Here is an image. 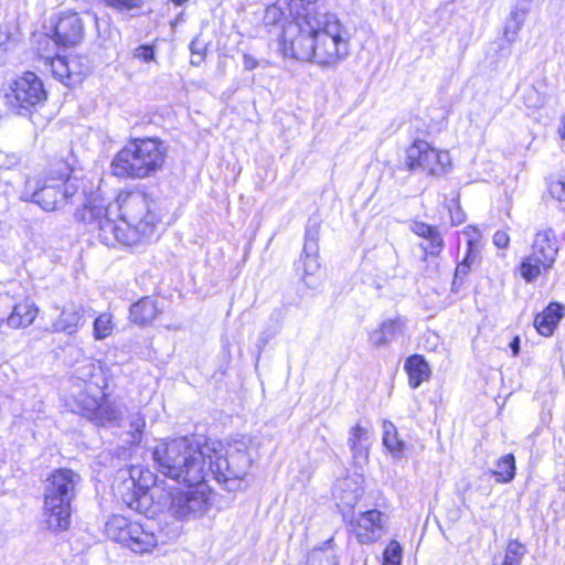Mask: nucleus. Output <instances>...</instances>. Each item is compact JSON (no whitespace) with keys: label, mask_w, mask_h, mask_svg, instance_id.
<instances>
[{"label":"nucleus","mask_w":565,"mask_h":565,"mask_svg":"<svg viewBox=\"0 0 565 565\" xmlns=\"http://www.w3.org/2000/svg\"><path fill=\"white\" fill-rule=\"evenodd\" d=\"M46 100V92L40 77L26 72L14 79L4 94V105L19 116H26Z\"/></svg>","instance_id":"nucleus-10"},{"label":"nucleus","mask_w":565,"mask_h":565,"mask_svg":"<svg viewBox=\"0 0 565 565\" xmlns=\"http://www.w3.org/2000/svg\"><path fill=\"white\" fill-rule=\"evenodd\" d=\"M383 565H401V564H397L396 562H383Z\"/></svg>","instance_id":"nucleus-51"},{"label":"nucleus","mask_w":565,"mask_h":565,"mask_svg":"<svg viewBox=\"0 0 565 565\" xmlns=\"http://www.w3.org/2000/svg\"><path fill=\"white\" fill-rule=\"evenodd\" d=\"M99 371L100 366L95 362H87L76 370V374L79 380L90 382Z\"/></svg>","instance_id":"nucleus-35"},{"label":"nucleus","mask_w":565,"mask_h":565,"mask_svg":"<svg viewBox=\"0 0 565 565\" xmlns=\"http://www.w3.org/2000/svg\"><path fill=\"white\" fill-rule=\"evenodd\" d=\"M405 370L408 374V382L413 388H417L430 376V369L422 355H412L405 362Z\"/></svg>","instance_id":"nucleus-22"},{"label":"nucleus","mask_w":565,"mask_h":565,"mask_svg":"<svg viewBox=\"0 0 565 565\" xmlns=\"http://www.w3.org/2000/svg\"><path fill=\"white\" fill-rule=\"evenodd\" d=\"M465 234L468 236L469 248L462 262H468L471 266L478 257L477 252L472 248V243L473 241H477L479 233L475 227H467Z\"/></svg>","instance_id":"nucleus-37"},{"label":"nucleus","mask_w":565,"mask_h":565,"mask_svg":"<svg viewBox=\"0 0 565 565\" xmlns=\"http://www.w3.org/2000/svg\"><path fill=\"white\" fill-rule=\"evenodd\" d=\"M81 477L71 469H57L47 479L44 490V522L54 532L66 531L71 524V503Z\"/></svg>","instance_id":"nucleus-4"},{"label":"nucleus","mask_w":565,"mask_h":565,"mask_svg":"<svg viewBox=\"0 0 565 565\" xmlns=\"http://www.w3.org/2000/svg\"><path fill=\"white\" fill-rule=\"evenodd\" d=\"M526 13V9H521L518 7H514L510 11L503 30V36L508 42L513 43L516 41L518 35L524 24Z\"/></svg>","instance_id":"nucleus-24"},{"label":"nucleus","mask_w":565,"mask_h":565,"mask_svg":"<svg viewBox=\"0 0 565 565\" xmlns=\"http://www.w3.org/2000/svg\"><path fill=\"white\" fill-rule=\"evenodd\" d=\"M188 490L170 493L169 514L175 520L190 521L205 515L212 507L211 492L204 481L185 482Z\"/></svg>","instance_id":"nucleus-9"},{"label":"nucleus","mask_w":565,"mask_h":565,"mask_svg":"<svg viewBox=\"0 0 565 565\" xmlns=\"http://www.w3.org/2000/svg\"><path fill=\"white\" fill-rule=\"evenodd\" d=\"M565 308L557 303H551L545 310L539 313L534 319V327L537 332L544 337L553 334L561 319L564 317Z\"/></svg>","instance_id":"nucleus-17"},{"label":"nucleus","mask_w":565,"mask_h":565,"mask_svg":"<svg viewBox=\"0 0 565 565\" xmlns=\"http://www.w3.org/2000/svg\"><path fill=\"white\" fill-rule=\"evenodd\" d=\"M115 210L109 200L102 195H96L84 206L82 217L93 232H97L98 239L105 245L113 246L116 243L125 245L135 244L137 237L125 232L111 218Z\"/></svg>","instance_id":"nucleus-6"},{"label":"nucleus","mask_w":565,"mask_h":565,"mask_svg":"<svg viewBox=\"0 0 565 565\" xmlns=\"http://www.w3.org/2000/svg\"><path fill=\"white\" fill-rule=\"evenodd\" d=\"M558 135L559 137L565 140V116L561 119V125L558 127Z\"/></svg>","instance_id":"nucleus-49"},{"label":"nucleus","mask_w":565,"mask_h":565,"mask_svg":"<svg viewBox=\"0 0 565 565\" xmlns=\"http://www.w3.org/2000/svg\"><path fill=\"white\" fill-rule=\"evenodd\" d=\"M258 61L250 54L245 53L243 55V67L246 71H253L258 66Z\"/></svg>","instance_id":"nucleus-46"},{"label":"nucleus","mask_w":565,"mask_h":565,"mask_svg":"<svg viewBox=\"0 0 565 565\" xmlns=\"http://www.w3.org/2000/svg\"><path fill=\"white\" fill-rule=\"evenodd\" d=\"M558 254V239L552 228L539 230L533 238L531 252L524 256L519 273L526 282H533L550 270Z\"/></svg>","instance_id":"nucleus-8"},{"label":"nucleus","mask_w":565,"mask_h":565,"mask_svg":"<svg viewBox=\"0 0 565 565\" xmlns=\"http://www.w3.org/2000/svg\"><path fill=\"white\" fill-rule=\"evenodd\" d=\"M401 558L402 547L399 543L396 541H391L384 551L383 562H396L397 564H401Z\"/></svg>","instance_id":"nucleus-36"},{"label":"nucleus","mask_w":565,"mask_h":565,"mask_svg":"<svg viewBox=\"0 0 565 565\" xmlns=\"http://www.w3.org/2000/svg\"><path fill=\"white\" fill-rule=\"evenodd\" d=\"M498 482H510L515 476V459L514 456L509 454L500 458L497 462V468L492 472Z\"/></svg>","instance_id":"nucleus-27"},{"label":"nucleus","mask_w":565,"mask_h":565,"mask_svg":"<svg viewBox=\"0 0 565 565\" xmlns=\"http://www.w3.org/2000/svg\"><path fill=\"white\" fill-rule=\"evenodd\" d=\"M331 541L332 539L326 541L322 547H317L311 551L308 558L309 565H338L335 555L324 550Z\"/></svg>","instance_id":"nucleus-30"},{"label":"nucleus","mask_w":565,"mask_h":565,"mask_svg":"<svg viewBox=\"0 0 565 565\" xmlns=\"http://www.w3.org/2000/svg\"><path fill=\"white\" fill-rule=\"evenodd\" d=\"M129 427L132 430V441L139 444L141 441V434L146 427L145 416L136 413L130 417Z\"/></svg>","instance_id":"nucleus-34"},{"label":"nucleus","mask_w":565,"mask_h":565,"mask_svg":"<svg viewBox=\"0 0 565 565\" xmlns=\"http://www.w3.org/2000/svg\"><path fill=\"white\" fill-rule=\"evenodd\" d=\"M38 305L29 297H25L18 301L11 313L6 319V323L11 329H25L30 327L39 315Z\"/></svg>","instance_id":"nucleus-16"},{"label":"nucleus","mask_w":565,"mask_h":565,"mask_svg":"<svg viewBox=\"0 0 565 565\" xmlns=\"http://www.w3.org/2000/svg\"><path fill=\"white\" fill-rule=\"evenodd\" d=\"M56 316L51 318L50 331L75 335L86 322L87 307L82 301L70 300L63 306L54 305Z\"/></svg>","instance_id":"nucleus-13"},{"label":"nucleus","mask_w":565,"mask_h":565,"mask_svg":"<svg viewBox=\"0 0 565 565\" xmlns=\"http://www.w3.org/2000/svg\"><path fill=\"white\" fill-rule=\"evenodd\" d=\"M266 25H280L279 50L285 57L335 66L350 52V32L326 0H294L269 6Z\"/></svg>","instance_id":"nucleus-1"},{"label":"nucleus","mask_w":565,"mask_h":565,"mask_svg":"<svg viewBox=\"0 0 565 565\" xmlns=\"http://www.w3.org/2000/svg\"><path fill=\"white\" fill-rule=\"evenodd\" d=\"M364 476L354 472L337 481L333 497L344 507H354L363 494Z\"/></svg>","instance_id":"nucleus-15"},{"label":"nucleus","mask_w":565,"mask_h":565,"mask_svg":"<svg viewBox=\"0 0 565 565\" xmlns=\"http://www.w3.org/2000/svg\"><path fill=\"white\" fill-rule=\"evenodd\" d=\"M134 466L135 465L120 471L121 478H125L126 476H128V478L125 479L124 483H125L126 488L128 490H132V492L135 491L136 484L139 481V473L134 472Z\"/></svg>","instance_id":"nucleus-41"},{"label":"nucleus","mask_w":565,"mask_h":565,"mask_svg":"<svg viewBox=\"0 0 565 565\" xmlns=\"http://www.w3.org/2000/svg\"><path fill=\"white\" fill-rule=\"evenodd\" d=\"M84 22L76 12H63L54 26V42L57 45L72 47L84 39Z\"/></svg>","instance_id":"nucleus-14"},{"label":"nucleus","mask_w":565,"mask_h":565,"mask_svg":"<svg viewBox=\"0 0 565 565\" xmlns=\"http://www.w3.org/2000/svg\"><path fill=\"white\" fill-rule=\"evenodd\" d=\"M190 50L192 53L191 63L193 65H199L204 58V54H205L204 44L202 42H200L198 39H195L191 42Z\"/></svg>","instance_id":"nucleus-39"},{"label":"nucleus","mask_w":565,"mask_h":565,"mask_svg":"<svg viewBox=\"0 0 565 565\" xmlns=\"http://www.w3.org/2000/svg\"><path fill=\"white\" fill-rule=\"evenodd\" d=\"M427 239L429 241L428 245H423L425 252L430 255H438L444 247V241L438 231L433 233Z\"/></svg>","instance_id":"nucleus-38"},{"label":"nucleus","mask_w":565,"mask_h":565,"mask_svg":"<svg viewBox=\"0 0 565 565\" xmlns=\"http://www.w3.org/2000/svg\"><path fill=\"white\" fill-rule=\"evenodd\" d=\"M120 416V411L118 406L104 397H102V402L96 411L93 420H96L99 425H105L107 423H111L117 420Z\"/></svg>","instance_id":"nucleus-28"},{"label":"nucleus","mask_w":565,"mask_h":565,"mask_svg":"<svg viewBox=\"0 0 565 565\" xmlns=\"http://www.w3.org/2000/svg\"><path fill=\"white\" fill-rule=\"evenodd\" d=\"M412 231L420 236V237H424V238H428L429 236H431L433 233H435L437 230L424 222H415L413 225H412Z\"/></svg>","instance_id":"nucleus-42"},{"label":"nucleus","mask_w":565,"mask_h":565,"mask_svg":"<svg viewBox=\"0 0 565 565\" xmlns=\"http://www.w3.org/2000/svg\"><path fill=\"white\" fill-rule=\"evenodd\" d=\"M526 548L518 541H511L508 544L502 565H521Z\"/></svg>","instance_id":"nucleus-31"},{"label":"nucleus","mask_w":565,"mask_h":565,"mask_svg":"<svg viewBox=\"0 0 565 565\" xmlns=\"http://www.w3.org/2000/svg\"><path fill=\"white\" fill-rule=\"evenodd\" d=\"M510 348L512 350V354L516 356L520 352V339L519 337H515L513 341L510 344Z\"/></svg>","instance_id":"nucleus-48"},{"label":"nucleus","mask_w":565,"mask_h":565,"mask_svg":"<svg viewBox=\"0 0 565 565\" xmlns=\"http://www.w3.org/2000/svg\"><path fill=\"white\" fill-rule=\"evenodd\" d=\"M134 472L139 473V481L136 484L134 495L135 497H141L147 493V491L154 486L156 483V476L154 473L149 470L148 468H145L141 465L134 466Z\"/></svg>","instance_id":"nucleus-29"},{"label":"nucleus","mask_w":565,"mask_h":565,"mask_svg":"<svg viewBox=\"0 0 565 565\" xmlns=\"http://www.w3.org/2000/svg\"><path fill=\"white\" fill-rule=\"evenodd\" d=\"M9 161H10V163H11V164H14V163L18 161L17 156H15V154H11V156L9 157Z\"/></svg>","instance_id":"nucleus-50"},{"label":"nucleus","mask_w":565,"mask_h":565,"mask_svg":"<svg viewBox=\"0 0 565 565\" xmlns=\"http://www.w3.org/2000/svg\"><path fill=\"white\" fill-rule=\"evenodd\" d=\"M115 209L120 212L121 221L130 227V234L137 241L149 237L160 221L156 202L141 191L120 193Z\"/></svg>","instance_id":"nucleus-5"},{"label":"nucleus","mask_w":565,"mask_h":565,"mask_svg":"<svg viewBox=\"0 0 565 565\" xmlns=\"http://www.w3.org/2000/svg\"><path fill=\"white\" fill-rule=\"evenodd\" d=\"M402 319L384 321L377 329L370 333V341L375 347H383L394 340L404 329Z\"/></svg>","instance_id":"nucleus-21"},{"label":"nucleus","mask_w":565,"mask_h":565,"mask_svg":"<svg viewBox=\"0 0 565 565\" xmlns=\"http://www.w3.org/2000/svg\"><path fill=\"white\" fill-rule=\"evenodd\" d=\"M383 444L395 458H399L405 448L404 441L397 436L396 427L388 420L383 422Z\"/></svg>","instance_id":"nucleus-25"},{"label":"nucleus","mask_w":565,"mask_h":565,"mask_svg":"<svg viewBox=\"0 0 565 565\" xmlns=\"http://www.w3.org/2000/svg\"><path fill=\"white\" fill-rule=\"evenodd\" d=\"M319 267L316 255H306L303 258V270L306 274L312 275Z\"/></svg>","instance_id":"nucleus-45"},{"label":"nucleus","mask_w":565,"mask_h":565,"mask_svg":"<svg viewBox=\"0 0 565 565\" xmlns=\"http://www.w3.org/2000/svg\"><path fill=\"white\" fill-rule=\"evenodd\" d=\"M114 329V316L110 312H103L93 322V337L96 341H103L113 334Z\"/></svg>","instance_id":"nucleus-26"},{"label":"nucleus","mask_w":565,"mask_h":565,"mask_svg":"<svg viewBox=\"0 0 565 565\" xmlns=\"http://www.w3.org/2000/svg\"><path fill=\"white\" fill-rule=\"evenodd\" d=\"M428 156L427 163L423 170L427 175L439 178L451 170L452 159L449 151L434 147Z\"/></svg>","instance_id":"nucleus-20"},{"label":"nucleus","mask_w":565,"mask_h":565,"mask_svg":"<svg viewBox=\"0 0 565 565\" xmlns=\"http://www.w3.org/2000/svg\"><path fill=\"white\" fill-rule=\"evenodd\" d=\"M100 402L102 398H97L85 393L79 394L77 397L78 406L82 408L84 414L89 418L94 417Z\"/></svg>","instance_id":"nucleus-33"},{"label":"nucleus","mask_w":565,"mask_h":565,"mask_svg":"<svg viewBox=\"0 0 565 565\" xmlns=\"http://www.w3.org/2000/svg\"><path fill=\"white\" fill-rule=\"evenodd\" d=\"M107 537L135 554L152 553L158 546V536L148 526L131 522L125 516L113 515L105 525Z\"/></svg>","instance_id":"nucleus-7"},{"label":"nucleus","mask_w":565,"mask_h":565,"mask_svg":"<svg viewBox=\"0 0 565 565\" xmlns=\"http://www.w3.org/2000/svg\"><path fill=\"white\" fill-rule=\"evenodd\" d=\"M550 192L558 201L565 202V175L551 183Z\"/></svg>","instance_id":"nucleus-40"},{"label":"nucleus","mask_w":565,"mask_h":565,"mask_svg":"<svg viewBox=\"0 0 565 565\" xmlns=\"http://www.w3.org/2000/svg\"><path fill=\"white\" fill-rule=\"evenodd\" d=\"M510 236L505 231H497L493 235V244L501 249L508 248Z\"/></svg>","instance_id":"nucleus-44"},{"label":"nucleus","mask_w":565,"mask_h":565,"mask_svg":"<svg viewBox=\"0 0 565 565\" xmlns=\"http://www.w3.org/2000/svg\"><path fill=\"white\" fill-rule=\"evenodd\" d=\"M386 513L371 509L353 515L349 521V530L361 544H372L376 542L387 524Z\"/></svg>","instance_id":"nucleus-12"},{"label":"nucleus","mask_w":565,"mask_h":565,"mask_svg":"<svg viewBox=\"0 0 565 565\" xmlns=\"http://www.w3.org/2000/svg\"><path fill=\"white\" fill-rule=\"evenodd\" d=\"M369 437V429L360 424L354 425L350 429L348 441L355 462L361 463L367 460L370 446Z\"/></svg>","instance_id":"nucleus-19"},{"label":"nucleus","mask_w":565,"mask_h":565,"mask_svg":"<svg viewBox=\"0 0 565 565\" xmlns=\"http://www.w3.org/2000/svg\"><path fill=\"white\" fill-rule=\"evenodd\" d=\"M60 181L53 183L52 180H47L40 185V180L28 177L20 199L25 202H34L44 211H56L63 207L67 200L76 193V188L68 180H65L64 175Z\"/></svg>","instance_id":"nucleus-11"},{"label":"nucleus","mask_w":565,"mask_h":565,"mask_svg":"<svg viewBox=\"0 0 565 565\" xmlns=\"http://www.w3.org/2000/svg\"><path fill=\"white\" fill-rule=\"evenodd\" d=\"M167 148L158 138H136L128 141L111 161V172L122 179H147L162 170Z\"/></svg>","instance_id":"nucleus-3"},{"label":"nucleus","mask_w":565,"mask_h":565,"mask_svg":"<svg viewBox=\"0 0 565 565\" xmlns=\"http://www.w3.org/2000/svg\"><path fill=\"white\" fill-rule=\"evenodd\" d=\"M470 270L468 262H461L456 268V276H466Z\"/></svg>","instance_id":"nucleus-47"},{"label":"nucleus","mask_w":565,"mask_h":565,"mask_svg":"<svg viewBox=\"0 0 565 565\" xmlns=\"http://www.w3.org/2000/svg\"><path fill=\"white\" fill-rule=\"evenodd\" d=\"M249 444L246 437L226 446L203 437L160 439L152 458L162 475L178 482L204 481L209 472L218 482H241L253 463Z\"/></svg>","instance_id":"nucleus-2"},{"label":"nucleus","mask_w":565,"mask_h":565,"mask_svg":"<svg viewBox=\"0 0 565 565\" xmlns=\"http://www.w3.org/2000/svg\"><path fill=\"white\" fill-rule=\"evenodd\" d=\"M134 56L147 63L154 58V52L151 46L141 45L134 51Z\"/></svg>","instance_id":"nucleus-43"},{"label":"nucleus","mask_w":565,"mask_h":565,"mask_svg":"<svg viewBox=\"0 0 565 565\" xmlns=\"http://www.w3.org/2000/svg\"><path fill=\"white\" fill-rule=\"evenodd\" d=\"M159 313L156 300L145 297L130 307L131 321L138 324H147L156 319Z\"/></svg>","instance_id":"nucleus-23"},{"label":"nucleus","mask_w":565,"mask_h":565,"mask_svg":"<svg viewBox=\"0 0 565 565\" xmlns=\"http://www.w3.org/2000/svg\"><path fill=\"white\" fill-rule=\"evenodd\" d=\"M53 75L60 81L70 78V66L65 57L56 55L49 61Z\"/></svg>","instance_id":"nucleus-32"},{"label":"nucleus","mask_w":565,"mask_h":565,"mask_svg":"<svg viewBox=\"0 0 565 565\" xmlns=\"http://www.w3.org/2000/svg\"><path fill=\"white\" fill-rule=\"evenodd\" d=\"M433 148L426 140H414L406 150L405 166L407 170L423 172L429 157L428 153L431 152Z\"/></svg>","instance_id":"nucleus-18"}]
</instances>
